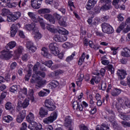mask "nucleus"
I'll use <instances>...</instances> for the list:
<instances>
[{
	"mask_svg": "<svg viewBox=\"0 0 130 130\" xmlns=\"http://www.w3.org/2000/svg\"><path fill=\"white\" fill-rule=\"evenodd\" d=\"M39 76H41V77L44 78V77H45V73L38 71L36 74H32L30 82L31 83H35V84H37V87L41 88V87L45 84V81L44 80H42L41 77Z\"/></svg>",
	"mask_w": 130,
	"mask_h": 130,
	"instance_id": "obj_1",
	"label": "nucleus"
},
{
	"mask_svg": "<svg viewBox=\"0 0 130 130\" xmlns=\"http://www.w3.org/2000/svg\"><path fill=\"white\" fill-rule=\"evenodd\" d=\"M59 33L62 34L61 36L55 35L53 37V40L57 42H63L68 40V34L69 31L62 27H60L59 29Z\"/></svg>",
	"mask_w": 130,
	"mask_h": 130,
	"instance_id": "obj_2",
	"label": "nucleus"
},
{
	"mask_svg": "<svg viewBox=\"0 0 130 130\" xmlns=\"http://www.w3.org/2000/svg\"><path fill=\"white\" fill-rule=\"evenodd\" d=\"M115 106L118 112H121L122 107H130V100L127 98L120 99L116 103Z\"/></svg>",
	"mask_w": 130,
	"mask_h": 130,
	"instance_id": "obj_3",
	"label": "nucleus"
},
{
	"mask_svg": "<svg viewBox=\"0 0 130 130\" xmlns=\"http://www.w3.org/2000/svg\"><path fill=\"white\" fill-rule=\"evenodd\" d=\"M49 48L51 51V53L54 55H58V58L62 59L63 58V53H59V50L58 49V45L55 43H52L49 44Z\"/></svg>",
	"mask_w": 130,
	"mask_h": 130,
	"instance_id": "obj_4",
	"label": "nucleus"
},
{
	"mask_svg": "<svg viewBox=\"0 0 130 130\" xmlns=\"http://www.w3.org/2000/svg\"><path fill=\"white\" fill-rule=\"evenodd\" d=\"M83 107H88L89 105L87 102L85 101L82 102V105L79 103L78 101H74L73 103V107L74 110H77V111H83Z\"/></svg>",
	"mask_w": 130,
	"mask_h": 130,
	"instance_id": "obj_5",
	"label": "nucleus"
},
{
	"mask_svg": "<svg viewBox=\"0 0 130 130\" xmlns=\"http://www.w3.org/2000/svg\"><path fill=\"white\" fill-rule=\"evenodd\" d=\"M102 31L107 34H112L114 32V29L110 24L107 23H103L102 25Z\"/></svg>",
	"mask_w": 130,
	"mask_h": 130,
	"instance_id": "obj_6",
	"label": "nucleus"
},
{
	"mask_svg": "<svg viewBox=\"0 0 130 130\" xmlns=\"http://www.w3.org/2000/svg\"><path fill=\"white\" fill-rule=\"evenodd\" d=\"M56 118H57V113L53 112L50 116L44 118L43 120V122L45 123V124H49L50 123H52L55 120H56Z\"/></svg>",
	"mask_w": 130,
	"mask_h": 130,
	"instance_id": "obj_7",
	"label": "nucleus"
},
{
	"mask_svg": "<svg viewBox=\"0 0 130 130\" xmlns=\"http://www.w3.org/2000/svg\"><path fill=\"white\" fill-rule=\"evenodd\" d=\"M45 106L48 108L49 111H53L56 108L55 105H54V102L51 99L45 100Z\"/></svg>",
	"mask_w": 130,
	"mask_h": 130,
	"instance_id": "obj_8",
	"label": "nucleus"
},
{
	"mask_svg": "<svg viewBox=\"0 0 130 130\" xmlns=\"http://www.w3.org/2000/svg\"><path fill=\"white\" fill-rule=\"evenodd\" d=\"M25 96L28 97V92L27 90V88L23 87L22 89H20L19 92V94L18 95V100L19 103H22L21 100H24V98H25Z\"/></svg>",
	"mask_w": 130,
	"mask_h": 130,
	"instance_id": "obj_9",
	"label": "nucleus"
},
{
	"mask_svg": "<svg viewBox=\"0 0 130 130\" xmlns=\"http://www.w3.org/2000/svg\"><path fill=\"white\" fill-rule=\"evenodd\" d=\"M0 57L2 59L9 60L13 57V51L3 50L1 52Z\"/></svg>",
	"mask_w": 130,
	"mask_h": 130,
	"instance_id": "obj_10",
	"label": "nucleus"
},
{
	"mask_svg": "<svg viewBox=\"0 0 130 130\" xmlns=\"http://www.w3.org/2000/svg\"><path fill=\"white\" fill-rule=\"evenodd\" d=\"M65 126L67 127H69V129H74V123L73 122V120L71 118V116H68L65 117V122L64 123Z\"/></svg>",
	"mask_w": 130,
	"mask_h": 130,
	"instance_id": "obj_11",
	"label": "nucleus"
},
{
	"mask_svg": "<svg viewBox=\"0 0 130 130\" xmlns=\"http://www.w3.org/2000/svg\"><path fill=\"white\" fill-rule=\"evenodd\" d=\"M20 27V24L19 23H14L12 25L10 31L11 37H15L18 32V28Z\"/></svg>",
	"mask_w": 130,
	"mask_h": 130,
	"instance_id": "obj_12",
	"label": "nucleus"
},
{
	"mask_svg": "<svg viewBox=\"0 0 130 130\" xmlns=\"http://www.w3.org/2000/svg\"><path fill=\"white\" fill-rule=\"evenodd\" d=\"M26 47L30 52H35L37 50V48H36V46L32 41H28L27 42Z\"/></svg>",
	"mask_w": 130,
	"mask_h": 130,
	"instance_id": "obj_13",
	"label": "nucleus"
},
{
	"mask_svg": "<svg viewBox=\"0 0 130 130\" xmlns=\"http://www.w3.org/2000/svg\"><path fill=\"white\" fill-rule=\"evenodd\" d=\"M102 3H105L106 5L101 8V11H108L111 8V0H101Z\"/></svg>",
	"mask_w": 130,
	"mask_h": 130,
	"instance_id": "obj_14",
	"label": "nucleus"
},
{
	"mask_svg": "<svg viewBox=\"0 0 130 130\" xmlns=\"http://www.w3.org/2000/svg\"><path fill=\"white\" fill-rule=\"evenodd\" d=\"M21 4H22V1H19L18 2H13L11 3V0L9 3H7L5 5H3L4 7H7V8H16L17 6H18L19 8H21Z\"/></svg>",
	"mask_w": 130,
	"mask_h": 130,
	"instance_id": "obj_15",
	"label": "nucleus"
},
{
	"mask_svg": "<svg viewBox=\"0 0 130 130\" xmlns=\"http://www.w3.org/2000/svg\"><path fill=\"white\" fill-rule=\"evenodd\" d=\"M43 1V0H31V4L32 8L37 10L38 9H40V7H41V4H42Z\"/></svg>",
	"mask_w": 130,
	"mask_h": 130,
	"instance_id": "obj_16",
	"label": "nucleus"
},
{
	"mask_svg": "<svg viewBox=\"0 0 130 130\" xmlns=\"http://www.w3.org/2000/svg\"><path fill=\"white\" fill-rule=\"evenodd\" d=\"M24 29L25 30H27V31H34V30H37V28H36V24L33 22L30 24H26L24 26Z\"/></svg>",
	"mask_w": 130,
	"mask_h": 130,
	"instance_id": "obj_17",
	"label": "nucleus"
},
{
	"mask_svg": "<svg viewBox=\"0 0 130 130\" xmlns=\"http://www.w3.org/2000/svg\"><path fill=\"white\" fill-rule=\"evenodd\" d=\"M117 75L118 77V79L120 80H123V79L125 78V76H126L127 74H126V71H125V70L119 69L117 71Z\"/></svg>",
	"mask_w": 130,
	"mask_h": 130,
	"instance_id": "obj_18",
	"label": "nucleus"
},
{
	"mask_svg": "<svg viewBox=\"0 0 130 130\" xmlns=\"http://www.w3.org/2000/svg\"><path fill=\"white\" fill-rule=\"evenodd\" d=\"M107 113H109V120L110 122H113V120H114V117H115V115L112 110L110 109H107L106 110Z\"/></svg>",
	"mask_w": 130,
	"mask_h": 130,
	"instance_id": "obj_19",
	"label": "nucleus"
},
{
	"mask_svg": "<svg viewBox=\"0 0 130 130\" xmlns=\"http://www.w3.org/2000/svg\"><path fill=\"white\" fill-rule=\"evenodd\" d=\"M32 35H34V38L35 40H39V39H41L42 38V35L39 32L38 29L33 30Z\"/></svg>",
	"mask_w": 130,
	"mask_h": 130,
	"instance_id": "obj_20",
	"label": "nucleus"
},
{
	"mask_svg": "<svg viewBox=\"0 0 130 130\" xmlns=\"http://www.w3.org/2000/svg\"><path fill=\"white\" fill-rule=\"evenodd\" d=\"M96 1L94 0H89L86 6V8L88 11H90L92 8H94L95 5H96Z\"/></svg>",
	"mask_w": 130,
	"mask_h": 130,
	"instance_id": "obj_21",
	"label": "nucleus"
},
{
	"mask_svg": "<svg viewBox=\"0 0 130 130\" xmlns=\"http://www.w3.org/2000/svg\"><path fill=\"white\" fill-rule=\"evenodd\" d=\"M121 55L124 57H129L130 49L127 48H124L123 50L121 52Z\"/></svg>",
	"mask_w": 130,
	"mask_h": 130,
	"instance_id": "obj_22",
	"label": "nucleus"
},
{
	"mask_svg": "<svg viewBox=\"0 0 130 130\" xmlns=\"http://www.w3.org/2000/svg\"><path fill=\"white\" fill-rule=\"evenodd\" d=\"M44 18L46 19V20H48L49 21L51 24H54L55 23V20L53 17H52V15L49 14H45L44 15Z\"/></svg>",
	"mask_w": 130,
	"mask_h": 130,
	"instance_id": "obj_23",
	"label": "nucleus"
},
{
	"mask_svg": "<svg viewBox=\"0 0 130 130\" xmlns=\"http://www.w3.org/2000/svg\"><path fill=\"white\" fill-rule=\"evenodd\" d=\"M26 120L28 122H35V116L32 113L29 112L28 115L26 116Z\"/></svg>",
	"mask_w": 130,
	"mask_h": 130,
	"instance_id": "obj_24",
	"label": "nucleus"
},
{
	"mask_svg": "<svg viewBox=\"0 0 130 130\" xmlns=\"http://www.w3.org/2000/svg\"><path fill=\"white\" fill-rule=\"evenodd\" d=\"M59 83L56 80H53L49 84V88L50 89H55L57 87H58Z\"/></svg>",
	"mask_w": 130,
	"mask_h": 130,
	"instance_id": "obj_25",
	"label": "nucleus"
},
{
	"mask_svg": "<svg viewBox=\"0 0 130 130\" xmlns=\"http://www.w3.org/2000/svg\"><path fill=\"white\" fill-rule=\"evenodd\" d=\"M24 50V48L22 46H19L17 47L16 50L14 51V54L16 56H20Z\"/></svg>",
	"mask_w": 130,
	"mask_h": 130,
	"instance_id": "obj_26",
	"label": "nucleus"
},
{
	"mask_svg": "<svg viewBox=\"0 0 130 130\" xmlns=\"http://www.w3.org/2000/svg\"><path fill=\"white\" fill-rule=\"evenodd\" d=\"M19 90H21V86L19 85H13L10 89V91L12 93H15L17 91H19Z\"/></svg>",
	"mask_w": 130,
	"mask_h": 130,
	"instance_id": "obj_27",
	"label": "nucleus"
},
{
	"mask_svg": "<svg viewBox=\"0 0 130 130\" xmlns=\"http://www.w3.org/2000/svg\"><path fill=\"white\" fill-rule=\"evenodd\" d=\"M49 93H50L49 90L43 89V90H41L39 92V96H40V97H44L47 96Z\"/></svg>",
	"mask_w": 130,
	"mask_h": 130,
	"instance_id": "obj_28",
	"label": "nucleus"
},
{
	"mask_svg": "<svg viewBox=\"0 0 130 130\" xmlns=\"http://www.w3.org/2000/svg\"><path fill=\"white\" fill-rule=\"evenodd\" d=\"M21 101V103H20L19 102V100H18V104L20 106H22V107H23V108H26L27 107H28V106H29V100L25 99L24 101V102L22 103L23 100H20Z\"/></svg>",
	"mask_w": 130,
	"mask_h": 130,
	"instance_id": "obj_29",
	"label": "nucleus"
},
{
	"mask_svg": "<svg viewBox=\"0 0 130 130\" xmlns=\"http://www.w3.org/2000/svg\"><path fill=\"white\" fill-rule=\"evenodd\" d=\"M39 114L41 117H45V115H47V114H48V112L45 110V109H43V108H41L40 109Z\"/></svg>",
	"mask_w": 130,
	"mask_h": 130,
	"instance_id": "obj_30",
	"label": "nucleus"
},
{
	"mask_svg": "<svg viewBox=\"0 0 130 130\" xmlns=\"http://www.w3.org/2000/svg\"><path fill=\"white\" fill-rule=\"evenodd\" d=\"M121 93V89L115 88L114 90H113L111 92V95L112 96H114V97H116L119 95Z\"/></svg>",
	"mask_w": 130,
	"mask_h": 130,
	"instance_id": "obj_31",
	"label": "nucleus"
},
{
	"mask_svg": "<svg viewBox=\"0 0 130 130\" xmlns=\"http://www.w3.org/2000/svg\"><path fill=\"white\" fill-rule=\"evenodd\" d=\"M27 15L33 22L35 23L38 22V20H37V18H36V17H35V14H34V13L29 12H28Z\"/></svg>",
	"mask_w": 130,
	"mask_h": 130,
	"instance_id": "obj_32",
	"label": "nucleus"
},
{
	"mask_svg": "<svg viewBox=\"0 0 130 130\" xmlns=\"http://www.w3.org/2000/svg\"><path fill=\"white\" fill-rule=\"evenodd\" d=\"M13 119V117L11 116L10 115H7L5 116L3 118V120L4 121V122H7V123H9L11 122V121H12Z\"/></svg>",
	"mask_w": 130,
	"mask_h": 130,
	"instance_id": "obj_33",
	"label": "nucleus"
},
{
	"mask_svg": "<svg viewBox=\"0 0 130 130\" xmlns=\"http://www.w3.org/2000/svg\"><path fill=\"white\" fill-rule=\"evenodd\" d=\"M125 25H126V24L124 22H122L116 30L117 33H120L125 27Z\"/></svg>",
	"mask_w": 130,
	"mask_h": 130,
	"instance_id": "obj_34",
	"label": "nucleus"
},
{
	"mask_svg": "<svg viewBox=\"0 0 130 130\" xmlns=\"http://www.w3.org/2000/svg\"><path fill=\"white\" fill-rule=\"evenodd\" d=\"M47 29L51 33H56L57 32V29L54 27V26L52 25H48L47 26Z\"/></svg>",
	"mask_w": 130,
	"mask_h": 130,
	"instance_id": "obj_35",
	"label": "nucleus"
},
{
	"mask_svg": "<svg viewBox=\"0 0 130 130\" xmlns=\"http://www.w3.org/2000/svg\"><path fill=\"white\" fill-rule=\"evenodd\" d=\"M58 23L60 26L62 27H66L67 26V18L63 17L62 19H60Z\"/></svg>",
	"mask_w": 130,
	"mask_h": 130,
	"instance_id": "obj_36",
	"label": "nucleus"
},
{
	"mask_svg": "<svg viewBox=\"0 0 130 130\" xmlns=\"http://www.w3.org/2000/svg\"><path fill=\"white\" fill-rule=\"evenodd\" d=\"M38 13L39 14H48L50 13V9L47 8L41 9L38 10Z\"/></svg>",
	"mask_w": 130,
	"mask_h": 130,
	"instance_id": "obj_37",
	"label": "nucleus"
},
{
	"mask_svg": "<svg viewBox=\"0 0 130 130\" xmlns=\"http://www.w3.org/2000/svg\"><path fill=\"white\" fill-rule=\"evenodd\" d=\"M85 58H86V55L85 54V53H83L81 57L79 58L78 60L79 66H82V64H83L84 61H85Z\"/></svg>",
	"mask_w": 130,
	"mask_h": 130,
	"instance_id": "obj_38",
	"label": "nucleus"
},
{
	"mask_svg": "<svg viewBox=\"0 0 130 130\" xmlns=\"http://www.w3.org/2000/svg\"><path fill=\"white\" fill-rule=\"evenodd\" d=\"M99 125L97 126L96 128V130H107L109 129V127L108 126V125L106 124H102L100 128H99Z\"/></svg>",
	"mask_w": 130,
	"mask_h": 130,
	"instance_id": "obj_39",
	"label": "nucleus"
},
{
	"mask_svg": "<svg viewBox=\"0 0 130 130\" xmlns=\"http://www.w3.org/2000/svg\"><path fill=\"white\" fill-rule=\"evenodd\" d=\"M89 45L91 47V48H93L95 50H97L99 49V48H100V46L99 45H94V43L91 41H90L89 42Z\"/></svg>",
	"mask_w": 130,
	"mask_h": 130,
	"instance_id": "obj_40",
	"label": "nucleus"
},
{
	"mask_svg": "<svg viewBox=\"0 0 130 130\" xmlns=\"http://www.w3.org/2000/svg\"><path fill=\"white\" fill-rule=\"evenodd\" d=\"M94 82H95L96 84H98L99 82H100V78H99V76L94 77L91 79L90 83L92 85H94Z\"/></svg>",
	"mask_w": 130,
	"mask_h": 130,
	"instance_id": "obj_41",
	"label": "nucleus"
},
{
	"mask_svg": "<svg viewBox=\"0 0 130 130\" xmlns=\"http://www.w3.org/2000/svg\"><path fill=\"white\" fill-rule=\"evenodd\" d=\"M16 45L17 43H16L15 41H11L7 44L8 47L10 49H13V48H15Z\"/></svg>",
	"mask_w": 130,
	"mask_h": 130,
	"instance_id": "obj_42",
	"label": "nucleus"
},
{
	"mask_svg": "<svg viewBox=\"0 0 130 130\" xmlns=\"http://www.w3.org/2000/svg\"><path fill=\"white\" fill-rule=\"evenodd\" d=\"M119 117H120L121 119H123V120H129L130 119V116L125 115L122 113H120L118 115Z\"/></svg>",
	"mask_w": 130,
	"mask_h": 130,
	"instance_id": "obj_43",
	"label": "nucleus"
},
{
	"mask_svg": "<svg viewBox=\"0 0 130 130\" xmlns=\"http://www.w3.org/2000/svg\"><path fill=\"white\" fill-rule=\"evenodd\" d=\"M41 53L43 56L47 57L48 56V50L45 47H44L42 49Z\"/></svg>",
	"mask_w": 130,
	"mask_h": 130,
	"instance_id": "obj_44",
	"label": "nucleus"
},
{
	"mask_svg": "<svg viewBox=\"0 0 130 130\" xmlns=\"http://www.w3.org/2000/svg\"><path fill=\"white\" fill-rule=\"evenodd\" d=\"M7 20L8 22H15L16 21V19L15 17H14L13 14H10L7 16Z\"/></svg>",
	"mask_w": 130,
	"mask_h": 130,
	"instance_id": "obj_45",
	"label": "nucleus"
},
{
	"mask_svg": "<svg viewBox=\"0 0 130 130\" xmlns=\"http://www.w3.org/2000/svg\"><path fill=\"white\" fill-rule=\"evenodd\" d=\"M89 108H91L90 110L89 111L90 114H95V113L97 112V107L96 106L92 107V106L90 105Z\"/></svg>",
	"mask_w": 130,
	"mask_h": 130,
	"instance_id": "obj_46",
	"label": "nucleus"
},
{
	"mask_svg": "<svg viewBox=\"0 0 130 130\" xmlns=\"http://www.w3.org/2000/svg\"><path fill=\"white\" fill-rule=\"evenodd\" d=\"M107 70L110 72L111 74H113L114 73V68L113 67V65L109 64L107 66Z\"/></svg>",
	"mask_w": 130,
	"mask_h": 130,
	"instance_id": "obj_47",
	"label": "nucleus"
},
{
	"mask_svg": "<svg viewBox=\"0 0 130 130\" xmlns=\"http://www.w3.org/2000/svg\"><path fill=\"white\" fill-rule=\"evenodd\" d=\"M12 15H13V17L16 20H18L20 17H21V12H14L12 13Z\"/></svg>",
	"mask_w": 130,
	"mask_h": 130,
	"instance_id": "obj_48",
	"label": "nucleus"
},
{
	"mask_svg": "<svg viewBox=\"0 0 130 130\" xmlns=\"http://www.w3.org/2000/svg\"><path fill=\"white\" fill-rule=\"evenodd\" d=\"M9 14H10V10H9L8 9L4 8L2 10L1 15H2V16H3L4 17H5V16L9 15Z\"/></svg>",
	"mask_w": 130,
	"mask_h": 130,
	"instance_id": "obj_49",
	"label": "nucleus"
},
{
	"mask_svg": "<svg viewBox=\"0 0 130 130\" xmlns=\"http://www.w3.org/2000/svg\"><path fill=\"white\" fill-rule=\"evenodd\" d=\"M40 67V63L37 62L33 68V71L35 72V74L38 73V68Z\"/></svg>",
	"mask_w": 130,
	"mask_h": 130,
	"instance_id": "obj_50",
	"label": "nucleus"
},
{
	"mask_svg": "<svg viewBox=\"0 0 130 130\" xmlns=\"http://www.w3.org/2000/svg\"><path fill=\"white\" fill-rule=\"evenodd\" d=\"M75 55H76V54L75 53V52H73L71 55L66 58V61L68 62L70 61H71V60H73V59H74V57Z\"/></svg>",
	"mask_w": 130,
	"mask_h": 130,
	"instance_id": "obj_51",
	"label": "nucleus"
},
{
	"mask_svg": "<svg viewBox=\"0 0 130 130\" xmlns=\"http://www.w3.org/2000/svg\"><path fill=\"white\" fill-rule=\"evenodd\" d=\"M5 108L7 110H11L13 109V107L12 106V103L10 102H8L5 105Z\"/></svg>",
	"mask_w": 130,
	"mask_h": 130,
	"instance_id": "obj_52",
	"label": "nucleus"
},
{
	"mask_svg": "<svg viewBox=\"0 0 130 130\" xmlns=\"http://www.w3.org/2000/svg\"><path fill=\"white\" fill-rule=\"evenodd\" d=\"M31 75H32V71L29 70L27 71V74L25 75V81H29L30 77H31Z\"/></svg>",
	"mask_w": 130,
	"mask_h": 130,
	"instance_id": "obj_53",
	"label": "nucleus"
},
{
	"mask_svg": "<svg viewBox=\"0 0 130 130\" xmlns=\"http://www.w3.org/2000/svg\"><path fill=\"white\" fill-rule=\"evenodd\" d=\"M79 128L80 130H89V127L84 124L79 125Z\"/></svg>",
	"mask_w": 130,
	"mask_h": 130,
	"instance_id": "obj_54",
	"label": "nucleus"
},
{
	"mask_svg": "<svg viewBox=\"0 0 130 130\" xmlns=\"http://www.w3.org/2000/svg\"><path fill=\"white\" fill-rule=\"evenodd\" d=\"M120 0H113L112 4L113 6H114L116 9L119 8V5H118V3H119Z\"/></svg>",
	"mask_w": 130,
	"mask_h": 130,
	"instance_id": "obj_55",
	"label": "nucleus"
},
{
	"mask_svg": "<svg viewBox=\"0 0 130 130\" xmlns=\"http://www.w3.org/2000/svg\"><path fill=\"white\" fill-rule=\"evenodd\" d=\"M18 115L25 119V117H26V110H23L21 111Z\"/></svg>",
	"mask_w": 130,
	"mask_h": 130,
	"instance_id": "obj_56",
	"label": "nucleus"
},
{
	"mask_svg": "<svg viewBox=\"0 0 130 130\" xmlns=\"http://www.w3.org/2000/svg\"><path fill=\"white\" fill-rule=\"evenodd\" d=\"M62 47L63 48H71L72 47V46L71 45V43L70 42H66L64 44H62Z\"/></svg>",
	"mask_w": 130,
	"mask_h": 130,
	"instance_id": "obj_57",
	"label": "nucleus"
},
{
	"mask_svg": "<svg viewBox=\"0 0 130 130\" xmlns=\"http://www.w3.org/2000/svg\"><path fill=\"white\" fill-rule=\"evenodd\" d=\"M119 47H111L110 49L112 52V54L113 55H116V53H117V52L116 51L117 50H118Z\"/></svg>",
	"mask_w": 130,
	"mask_h": 130,
	"instance_id": "obj_58",
	"label": "nucleus"
},
{
	"mask_svg": "<svg viewBox=\"0 0 130 130\" xmlns=\"http://www.w3.org/2000/svg\"><path fill=\"white\" fill-rule=\"evenodd\" d=\"M6 96H7L6 92H4L1 94L0 96V104H1L2 101H3L5 98H6Z\"/></svg>",
	"mask_w": 130,
	"mask_h": 130,
	"instance_id": "obj_59",
	"label": "nucleus"
},
{
	"mask_svg": "<svg viewBox=\"0 0 130 130\" xmlns=\"http://www.w3.org/2000/svg\"><path fill=\"white\" fill-rule=\"evenodd\" d=\"M21 58L23 61H27L29 58V55L28 54H25L22 56Z\"/></svg>",
	"mask_w": 130,
	"mask_h": 130,
	"instance_id": "obj_60",
	"label": "nucleus"
},
{
	"mask_svg": "<svg viewBox=\"0 0 130 130\" xmlns=\"http://www.w3.org/2000/svg\"><path fill=\"white\" fill-rule=\"evenodd\" d=\"M44 64H45L46 67L48 68H50L52 64H53V62L51 60H49L44 62Z\"/></svg>",
	"mask_w": 130,
	"mask_h": 130,
	"instance_id": "obj_61",
	"label": "nucleus"
},
{
	"mask_svg": "<svg viewBox=\"0 0 130 130\" xmlns=\"http://www.w3.org/2000/svg\"><path fill=\"white\" fill-rule=\"evenodd\" d=\"M34 92L33 91V89H30L29 92H28V96H30L31 98V99L32 100V101H34V96H33V94H34Z\"/></svg>",
	"mask_w": 130,
	"mask_h": 130,
	"instance_id": "obj_62",
	"label": "nucleus"
},
{
	"mask_svg": "<svg viewBox=\"0 0 130 130\" xmlns=\"http://www.w3.org/2000/svg\"><path fill=\"white\" fill-rule=\"evenodd\" d=\"M121 123L124 127H126V126H128V127H130V123L129 122H127L125 121H122L121 122Z\"/></svg>",
	"mask_w": 130,
	"mask_h": 130,
	"instance_id": "obj_63",
	"label": "nucleus"
},
{
	"mask_svg": "<svg viewBox=\"0 0 130 130\" xmlns=\"http://www.w3.org/2000/svg\"><path fill=\"white\" fill-rule=\"evenodd\" d=\"M126 28L123 29V32L124 33H127L130 31V24H126Z\"/></svg>",
	"mask_w": 130,
	"mask_h": 130,
	"instance_id": "obj_64",
	"label": "nucleus"
}]
</instances>
